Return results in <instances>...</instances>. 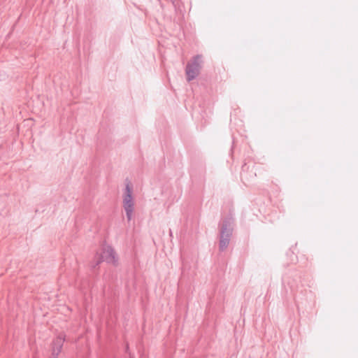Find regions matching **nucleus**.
<instances>
[{
  "label": "nucleus",
  "instance_id": "nucleus-3",
  "mask_svg": "<svg viewBox=\"0 0 358 358\" xmlns=\"http://www.w3.org/2000/svg\"><path fill=\"white\" fill-rule=\"evenodd\" d=\"M202 62V56L197 55L187 63L185 68V73L188 82L195 79L199 75Z\"/></svg>",
  "mask_w": 358,
  "mask_h": 358
},
{
  "label": "nucleus",
  "instance_id": "nucleus-1",
  "mask_svg": "<svg viewBox=\"0 0 358 358\" xmlns=\"http://www.w3.org/2000/svg\"><path fill=\"white\" fill-rule=\"evenodd\" d=\"M234 219L226 217L220 224L219 233V250L224 251L229 246L234 231Z\"/></svg>",
  "mask_w": 358,
  "mask_h": 358
},
{
  "label": "nucleus",
  "instance_id": "nucleus-6",
  "mask_svg": "<svg viewBox=\"0 0 358 358\" xmlns=\"http://www.w3.org/2000/svg\"><path fill=\"white\" fill-rule=\"evenodd\" d=\"M65 341V336L64 334L59 335L52 343V352L53 354L58 355L62 348L64 342Z\"/></svg>",
  "mask_w": 358,
  "mask_h": 358
},
{
  "label": "nucleus",
  "instance_id": "nucleus-5",
  "mask_svg": "<svg viewBox=\"0 0 358 358\" xmlns=\"http://www.w3.org/2000/svg\"><path fill=\"white\" fill-rule=\"evenodd\" d=\"M257 165L254 162L245 163L242 166L241 178L245 182H249L257 176Z\"/></svg>",
  "mask_w": 358,
  "mask_h": 358
},
{
  "label": "nucleus",
  "instance_id": "nucleus-2",
  "mask_svg": "<svg viewBox=\"0 0 358 358\" xmlns=\"http://www.w3.org/2000/svg\"><path fill=\"white\" fill-rule=\"evenodd\" d=\"M103 262H106L107 264H109L113 266H118V257L112 246L104 245L102 248L101 253L98 255L96 265L94 266H99V264Z\"/></svg>",
  "mask_w": 358,
  "mask_h": 358
},
{
  "label": "nucleus",
  "instance_id": "nucleus-4",
  "mask_svg": "<svg viewBox=\"0 0 358 358\" xmlns=\"http://www.w3.org/2000/svg\"><path fill=\"white\" fill-rule=\"evenodd\" d=\"M132 186L130 182H127L125 186L124 193L123 195V208L126 213L127 220L129 222L132 218L134 210V201L132 197Z\"/></svg>",
  "mask_w": 358,
  "mask_h": 358
}]
</instances>
